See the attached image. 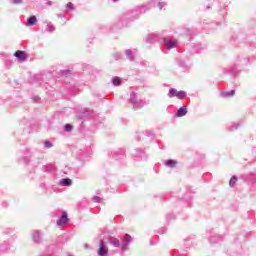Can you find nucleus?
I'll return each instance as SVG.
<instances>
[{"instance_id": "nucleus-1", "label": "nucleus", "mask_w": 256, "mask_h": 256, "mask_svg": "<svg viewBox=\"0 0 256 256\" xmlns=\"http://www.w3.org/2000/svg\"><path fill=\"white\" fill-rule=\"evenodd\" d=\"M77 121L80 123L78 128L80 133H95L105 118L95 117V113L88 108H78Z\"/></svg>"}, {"instance_id": "nucleus-2", "label": "nucleus", "mask_w": 256, "mask_h": 256, "mask_svg": "<svg viewBox=\"0 0 256 256\" xmlns=\"http://www.w3.org/2000/svg\"><path fill=\"white\" fill-rule=\"evenodd\" d=\"M229 11V2L218 1L216 21L203 20L202 27L205 31H215L217 27L227 23V13Z\"/></svg>"}, {"instance_id": "nucleus-3", "label": "nucleus", "mask_w": 256, "mask_h": 256, "mask_svg": "<svg viewBox=\"0 0 256 256\" xmlns=\"http://www.w3.org/2000/svg\"><path fill=\"white\" fill-rule=\"evenodd\" d=\"M149 12V8L147 6L137 5L132 9L124 12L118 22V27H127L133 21H137L140 19L141 15H145V13Z\"/></svg>"}, {"instance_id": "nucleus-4", "label": "nucleus", "mask_w": 256, "mask_h": 256, "mask_svg": "<svg viewBox=\"0 0 256 256\" xmlns=\"http://www.w3.org/2000/svg\"><path fill=\"white\" fill-rule=\"evenodd\" d=\"M22 154L24 155L22 157L24 165L32 167V169H37L43 163V159H45L43 152L37 148H25Z\"/></svg>"}, {"instance_id": "nucleus-5", "label": "nucleus", "mask_w": 256, "mask_h": 256, "mask_svg": "<svg viewBox=\"0 0 256 256\" xmlns=\"http://www.w3.org/2000/svg\"><path fill=\"white\" fill-rule=\"evenodd\" d=\"M251 61L249 60V56L247 55H238L234 60V63L225 69L228 75H232V77H237L247 65H249Z\"/></svg>"}, {"instance_id": "nucleus-6", "label": "nucleus", "mask_w": 256, "mask_h": 256, "mask_svg": "<svg viewBox=\"0 0 256 256\" xmlns=\"http://www.w3.org/2000/svg\"><path fill=\"white\" fill-rule=\"evenodd\" d=\"M53 77V74H36L29 78V83H32L33 85H38L40 87H43L48 91V93H53V86H51V83H55V80L51 79ZM49 79L50 82H49Z\"/></svg>"}, {"instance_id": "nucleus-7", "label": "nucleus", "mask_w": 256, "mask_h": 256, "mask_svg": "<svg viewBox=\"0 0 256 256\" xmlns=\"http://www.w3.org/2000/svg\"><path fill=\"white\" fill-rule=\"evenodd\" d=\"M96 70L93 66L89 64H82V72L80 74V80L85 83H89V81H93L95 79Z\"/></svg>"}, {"instance_id": "nucleus-8", "label": "nucleus", "mask_w": 256, "mask_h": 256, "mask_svg": "<svg viewBox=\"0 0 256 256\" xmlns=\"http://www.w3.org/2000/svg\"><path fill=\"white\" fill-rule=\"evenodd\" d=\"M226 253L229 256L245 255V250L243 249V245L239 242V238L234 239V242L228 246Z\"/></svg>"}, {"instance_id": "nucleus-9", "label": "nucleus", "mask_w": 256, "mask_h": 256, "mask_svg": "<svg viewBox=\"0 0 256 256\" xmlns=\"http://www.w3.org/2000/svg\"><path fill=\"white\" fill-rule=\"evenodd\" d=\"M129 103L132 105L134 111H138L139 109H143L145 105H147V102L143 99H139L137 97L136 92H131L130 98H129Z\"/></svg>"}, {"instance_id": "nucleus-10", "label": "nucleus", "mask_w": 256, "mask_h": 256, "mask_svg": "<svg viewBox=\"0 0 256 256\" xmlns=\"http://www.w3.org/2000/svg\"><path fill=\"white\" fill-rule=\"evenodd\" d=\"M22 123H24L23 134L22 137L18 138V141H22V143H25L27 141V135L33 133L35 129V124L31 123L29 120H23Z\"/></svg>"}, {"instance_id": "nucleus-11", "label": "nucleus", "mask_w": 256, "mask_h": 256, "mask_svg": "<svg viewBox=\"0 0 256 256\" xmlns=\"http://www.w3.org/2000/svg\"><path fill=\"white\" fill-rule=\"evenodd\" d=\"M63 89L66 91L64 95H69L70 97H75L79 95V88L75 85V82H65Z\"/></svg>"}, {"instance_id": "nucleus-12", "label": "nucleus", "mask_w": 256, "mask_h": 256, "mask_svg": "<svg viewBox=\"0 0 256 256\" xmlns=\"http://www.w3.org/2000/svg\"><path fill=\"white\" fill-rule=\"evenodd\" d=\"M138 141H146L151 143L155 140V132L153 130H146L137 134Z\"/></svg>"}, {"instance_id": "nucleus-13", "label": "nucleus", "mask_w": 256, "mask_h": 256, "mask_svg": "<svg viewBox=\"0 0 256 256\" xmlns=\"http://www.w3.org/2000/svg\"><path fill=\"white\" fill-rule=\"evenodd\" d=\"M31 241L34 243V245H43L45 243V239L43 231L41 230H32L31 233Z\"/></svg>"}, {"instance_id": "nucleus-14", "label": "nucleus", "mask_w": 256, "mask_h": 256, "mask_svg": "<svg viewBox=\"0 0 256 256\" xmlns=\"http://www.w3.org/2000/svg\"><path fill=\"white\" fill-rule=\"evenodd\" d=\"M205 49L202 43H188L186 44V51L190 53V55H195L197 53H201Z\"/></svg>"}, {"instance_id": "nucleus-15", "label": "nucleus", "mask_w": 256, "mask_h": 256, "mask_svg": "<svg viewBox=\"0 0 256 256\" xmlns=\"http://www.w3.org/2000/svg\"><path fill=\"white\" fill-rule=\"evenodd\" d=\"M189 58L187 56H185L184 54H179L176 57V63L178 65V67H180V69H182V71H188L190 69L189 66Z\"/></svg>"}, {"instance_id": "nucleus-16", "label": "nucleus", "mask_w": 256, "mask_h": 256, "mask_svg": "<svg viewBox=\"0 0 256 256\" xmlns=\"http://www.w3.org/2000/svg\"><path fill=\"white\" fill-rule=\"evenodd\" d=\"M165 42V36L159 33H151L146 37V43H159V45H163Z\"/></svg>"}, {"instance_id": "nucleus-17", "label": "nucleus", "mask_w": 256, "mask_h": 256, "mask_svg": "<svg viewBox=\"0 0 256 256\" xmlns=\"http://www.w3.org/2000/svg\"><path fill=\"white\" fill-rule=\"evenodd\" d=\"M222 1H223V3H229V1H227V0H222ZM215 3L217 5V7H216V11H217V8L219 7V0H205L202 3L201 11H211L213 9V7L215 6Z\"/></svg>"}, {"instance_id": "nucleus-18", "label": "nucleus", "mask_w": 256, "mask_h": 256, "mask_svg": "<svg viewBox=\"0 0 256 256\" xmlns=\"http://www.w3.org/2000/svg\"><path fill=\"white\" fill-rule=\"evenodd\" d=\"M168 97L170 99H173V97H177V99H179L180 101H183V99L187 97V91H184V90L177 91V89L175 88H170L168 91Z\"/></svg>"}, {"instance_id": "nucleus-19", "label": "nucleus", "mask_w": 256, "mask_h": 256, "mask_svg": "<svg viewBox=\"0 0 256 256\" xmlns=\"http://www.w3.org/2000/svg\"><path fill=\"white\" fill-rule=\"evenodd\" d=\"M239 179L248 183V185H256V172H249L239 176Z\"/></svg>"}, {"instance_id": "nucleus-20", "label": "nucleus", "mask_w": 256, "mask_h": 256, "mask_svg": "<svg viewBox=\"0 0 256 256\" xmlns=\"http://www.w3.org/2000/svg\"><path fill=\"white\" fill-rule=\"evenodd\" d=\"M54 215H61L56 222L58 227H65V225H69V215L67 212H55Z\"/></svg>"}, {"instance_id": "nucleus-21", "label": "nucleus", "mask_w": 256, "mask_h": 256, "mask_svg": "<svg viewBox=\"0 0 256 256\" xmlns=\"http://www.w3.org/2000/svg\"><path fill=\"white\" fill-rule=\"evenodd\" d=\"M108 156L111 159H114L115 161H123V159H125V157H126L125 149L120 148L118 150H114V151L108 153Z\"/></svg>"}, {"instance_id": "nucleus-22", "label": "nucleus", "mask_w": 256, "mask_h": 256, "mask_svg": "<svg viewBox=\"0 0 256 256\" xmlns=\"http://www.w3.org/2000/svg\"><path fill=\"white\" fill-rule=\"evenodd\" d=\"M135 159H138V161H147L149 159V155L145 153V150L142 148H135L133 153Z\"/></svg>"}, {"instance_id": "nucleus-23", "label": "nucleus", "mask_w": 256, "mask_h": 256, "mask_svg": "<svg viewBox=\"0 0 256 256\" xmlns=\"http://www.w3.org/2000/svg\"><path fill=\"white\" fill-rule=\"evenodd\" d=\"M97 255L98 256H108L109 255V248L107 247V244L103 240H100V242H99Z\"/></svg>"}, {"instance_id": "nucleus-24", "label": "nucleus", "mask_w": 256, "mask_h": 256, "mask_svg": "<svg viewBox=\"0 0 256 256\" xmlns=\"http://www.w3.org/2000/svg\"><path fill=\"white\" fill-rule=\"evenodd\" d=\"M123 243L121 244L122 251H127L129 249V245H131V241H133V237L130 234H124L122 237Z\"/></svg>"}, {"instance_id": "nucleus-25", "label": "nucleus", "mask_w": 256, "mask_h": 256, "mask_svg": "<svg viewBox=\"0 0 256 256\" xmlns=\"http://www.w3.org/2000/svg\"><path fill=\"white\" fill-rule=\"evenodd\" d=\"M90 157L91 153L89 152V150H80L77 154V160L81 161L82 163L89 161Z\"/></svg>"}, {"instance_id": "nucleus-26", "label": "nucleus", "mask_w": 256, "mask_h": 256, "mask_svg": "<svg viewBox=\"0 0 256 256\" xmlns=\"http://www.w3.org/2000/svg\"><path fill=\"white\" fill-rule=\"evenodd\" d=\"M14 57L19 61V63H25L27 59H29V54L23 50H17L14 53Z\"/></svg>"}, {"instance_id": "nucleus-27", "label": "nucleus", "mask_w": 256, "mask_h": 256, "mask_svg": "<svg viewBox=\"0 0 256 256\" xmlns=\"http://www.w3.org/2000/svg\"><path fill=\"white\" fill-rule=\"evenodd\" d=\"M69 241H71V236H69V234H62L58 236L55 240V242L59 245L60 248L63 247L65 243H69Z\"/></svg>"}, {"instance_id": "nucleus-28", "label": "nucleus", "mask_w": 256, "mask_h": 256, "mask_svg": "<svg viewBox=\"0 0 256 256\" xmlns=\"http://www.w3.org/2000/svg\"><path fill=\"white\" fill-rule=\"evenodd\" d=\"M164 42H162V45H164V49H175L177 47V41L168 39L167 37L164 36Z\"/></svg>"}, {"instance_id": "nucleus-29", "label": "nucleus", "mask_w": 256, "mask_h": 256, "mask_svg": "<svg viewBox=\"0 0 256 256\" xmlns=\"http://www.w3.org/2000/svg\"><path fill=\"white\" fill-rule=\"evenodd\" d=\"M61 248L59 245L55 242L47 246L46 248V255H55L57 251H59Z\"/></svg>"}, {"instance_id": "nucleus-30", "label": "nucleus", "mask_w": 256, "mask_h": 256, "mask_svg": "<svg viewBox=\"0 0 256 256\" xmlns=\"http://www.w3.org/2000/svg\"><path fill=\"white\" fill-rule=\"evenodd\" d=\"M180 201H182V203L187 204V207H192V201H193V196H191V194L189 192H187L184 196L181 197Z\"/></svg>"}, {"instance_id": "nucleus-31", "label": "nucleus", "mask_w": 256, "mask_h": 256, "mask_svg": "<svg viewBox=\"0 0 256 256\" xmlns=\"http://www.w3.org/2000/svg\"><path fill=\"white\" fill-rule=\"evenodd\" d=\"M187 113H189V110L187 109V106L183 105L175 112L174 117H185Z\"/></svg>"}, {"instance_id": "nucleus-32", "label": "nucleus", "mask_w": 256, "mask_h": 256, "mask_svg": "<svg viewBox=\"0 0 256 256\" xmlns=\"http://www.w3.org/2000/svg\"><path fill=\"white\" fill-rule=\"evenodd\" d=\"M240 127H243V122L242 121L232 122L231 124L227 125V129L231 133H233V131H237V129H239Z\"/></svg>"}, {"instance_id": "nucleus-33", "label": "nucleus", "mask_w": 256, "mask_h": 256, "mask_svg": "<svg viewBox=\"0 0 256 256\" xmlns=\"http://www.w3.org/2000/svg\"><path fill=\"white\" fill-rule=\"evenodd\" d=\"M209 239L210 243H220L222 241L221 235L215 234L213 230H210Z\"/></svg>"}, {"instance_id": "nucleus-34", "label": "nucleus", "mask_w": 256, "mask_h": 256, "mask_svg": "<svg viewBox=\"0 0 256 256\" xmlns=\"http://www.w3.org/2000/svg\"><path fill=\"white\" fill-rule=\"evenodd\" d=\"M108 242L110 243V245H112V247H116L117 249L121 247V240H119V238L115 236H110L108 238Z\"/></svg>"}, {"instance_id": "nucleus-35", "label": "nucleus", "mask_w": 256, "mask_h": 256, "mask_svg": "<svg viewBox=\"0 0 256 256\" xmlns=\"http://www.w3.org/2000/svg\"><path fill=\"white\" fill-rule=\"evenodd\" d=\"M11 245H13V242H11L9 240H6V241L0 243V251L2 253L9 251L11 249Z\"/></svg>"}, {"instance_id": "nucleus-36", "label": "nucleus", "mask_w": 256, "mask_h": 256, "mask_svg": "<svg viewBox=\"0 0 256 256\" xmlns=\"http://www.w3.org/2000/svg\"><path fill=\"white\" fill-rule=\"evenodd\" d=\"M195 242V236H188L184 239V248L191 249L193 247V243Z\"/></svg>"}, {"instance_id": "nucleus-37", "label": "nucleus", "mask_w": 256, "mask_h": 256, "mask_svg": "<svg viewBox=\"0 0 256 256\" xmlns=\"http://www.w3.org/2000/svg\"><path fill=\"white\" fill-rule=\"evenodd\" d=\"M111 83L114 87H121V85H123V78L119 76H113L111 79Z\"/></svg>"}, {"instance_id": "nucleus-38", "label": "nucleus", "mask_w": 256, "mask_h": 256, "mask_svg": "<svg viewBox=\"0 0 256 256\" xmlns=\"http://www.w3.org/2000/svg\"><path fill=\"white\" fill-rule=\"evenodd\" d=\"M60 187H71L73 185V180L71 178H62L59 181Z\"/></svg>"}, {"instance_id": "nucleus-39", "label": "nucleus", "mask_w": 256, "mask_h": 256, "mask_svg": "<svg viewBox=\"0 0 256 256\" xmlns=\"http://www.w3.org/2000/svg\"><path fill=\"white\" fill-rule=\"evenodd\" d=\"M27 27H33V25H37V16L31 15L27 18L26 22Z\"/></svg>"}, {"instance_id": "nucleus-40", "label": "nucleus", "mask_w": 256, "mask_h": 256, "mask_svg": "<svg viewBox=\"0 0 256 256\" xmlns=\"http://www.w3.org/2000/svg\"><path fill=\"white\" fill-rule=\"evenodd\" d=\"M220 96L223 97L224 99H229L230 97H235V90L222 91L220 93Z\"/></svg>"}, {"instance_id": "nucleus-41", "label": "nucleus", "mask_w": 256, "mask_h": 256, "mask_svg": "<svg viewBox=\"0 0 256 256\" xmlns=\"http://www.w3.org/2000/svg\"><path fill=\"white\" fill-rule=\"evenodd\" d=\"M164 165L166 167H169L170 169H173L174 167H177V160L175 159H168L164 162Z\"/></svg>"}, {"instance_id": "nucleus-42", "label": "nucleus", "mask_w": 256, "mask_h": 256, "mask_svg": "<svg viewBox=\"0 0 256 256\" xmlns=\"http://www.w3.org/2000/svg\"><path fill=\"white\" fill-rule=\"evenodd\" d=\"M57 191V185H48L46 188V195H53Z\"/></svg>"}, {"instance_id": "nucleus-43", "label": "nucleus", "mask_w": 256, "mask_h": 256, "mask_svg": "<svg viewBox=\"0 0 256 256\" xmlns=\"http://www.w3.org/2000/svg\"><path fill=\"white\" fill-rule=\"evenodd\" d=\"M125 55L129 61H135V53H133V50L127 49L125 50Z\"/></svg>"}, {"instance_id": "nucleus-44", "label": "nucleus", "mask_w": 256, "mask_h": 256, "mask_svg": "<svg viewBox=\"0 0 256 256\" xmlns=\"http://www.w3.org/2000/svg\"><path fill=\"white\" fill-rule=\"evenodd\" d=\"M237 181H239V177H237V175H233L230 178L229 187H231L233 189V187H235V185H237Z\"/></svg>"}, {"instance_id": "nucleus-45", "label": "nucleus", "mask_w": 256, "mask_h": 256, "mask_svg": "<svg viewBox=\"0 0 256 256\" xmlns=\"http://www.w3.org/2000/svg\"><path fill=\"white\" fill-rule=\"evenodd\" d=\"M21 105H23V98L21 97L16 98V100L11 103V107H20Z\"/></svg>"}, {"instance_id": "nucleus-46", "label": "nucleus", "mask_w": 256, "mask_h": 256, "mask_svg": "<svg viewBox=\"0 0 256 256\" xmlns=\"http://www.w3.org/2000/svg\"><path fill=\"white\" fill-rule=\"evenodd\" d=\"M60 75H61V77H65L67 79V78L71 77V75H73V73L71 72V70L65 69V70L60 71Z\"/></svg>"}, {"instance_id": "nucleus-47", "label": "nucleus", "mask_w": 256, "mask_h": 256, "mask_svg": "<svg viewBox=\"0 0 256 256\" xmlns=\"http://www.w3.org/2000/svg\"><path fill=\"white\" fill-rule=\"evenodd\" d=\"M153 5H155V0H149L148 2L141 4L142 7H147L148 11L153 9Z\"/></svg>"}, {"instance_id": "nucleus-48", "label": "nucleus", "mask_w": 256, "mask_h": 256, "mask_svg": "<svg viewBox=\"0 0 256 256\" xmlns=\"http://www.w3.org/2000/svg\"><path fill=\"white\" fill-rule=\"evenodd\" d=\"M71 175H73L76 179H81V174H79V168H74L70 170Z\"/></svg>"}, {"instance_id": "nucleus-49", "label": "nucleus", "mask_w": 256, "mask_h": 256, "mask_svg": "<svg viewBox=\"0 0 256 256\" xmlns=\"http://www.w3.org/2000/svg\"><path fill=\"white\" fill-rule=\"evenodd\" d=\"M63 130L65 133H71V131H73V124H69V123L65 124L63 126Z\"/></svg>"}, {"instance_id": "nucleus-50", "label": "nucleus", "mask_w": 256, "mask_h": 256, "mask_svg": "<svg viewBox=\"0 0 256 256\" xmlns=\"http://www.w3.org/2000/svg\"><path fill=\"white\" fill-rule=\"evenodd\" d=\"M69 11H75V5L72 2L66 4V13H69Z\"/></svg>"}, {"instance_id": "nucleus-51", "label": "nucleus", "mask_w": 256, "mask_h": 256, "mask_svg": "<svg viewBox=\"0 0 256 256\" xmlns=\"http://www.w3.org/2000/svg\"><path fill=\"white\" fill-rule=\"evenodd\" d=\"M173 219H176L174 213L166 214V222H167L168 225H169V223H171V221H173Z\"/></svg>"}, {"instance_id": "nucleus-52", "label": "nucleus", "mask_w": 256, "mask_h": 256, "mask_svg": "<svg viewBox=\"0 0 256 256\" xmlns=\"http://www.w3.org/2000/svg\"><path fill=\"white\" fill-rule=\"evenodd\" d=\"M112 57L114 61H119L123 57V54H121V52H114L112 54Z\"/></svg>"}, {"instance_id": "nucleus-53", "label": "nucleus", "mask_w": 256, "mask_h": 256, "mask_svg": "<svg viewBox=\"0 0 256 256\" xmlns=\"http://www.w3.org/2000/svg\"><path fill=\"white\" fill-rule=\"evenodd\" d=\"M43 145L45 149H51L53 147V142H51L50 140H45Z\"/></svg>"}, {"instance_id": "nucleus-54", "label": "nucleus", "mask_w": 256, "mask_h": 256, "mask_svg": "<svg viewBox=\"0 0 256 256\" xmlns=\"http://www.w3.org/2000/svg\"><path fill=\"white\" fill-rule=\"evenodd\" d=\"M5 67L6 69H11V67H13V60L11 59L5 60Z\"/></svg>"}, {"instance_id": "nucleus-55", "label": "nucleus", "mask_w": 256, "mask_h": 256, "mask_svg": "<svg viewBox=\"0 0 256 256\" xmlns=\"http://www.w3.org/2000/svg\"><path fill=\"white\" fill-rule=\"evenodd\" d=\"M43 171H44L45 173H49V172L53 171V166H51V165H49V164L44 165V166H43Z\"/></svg>"}, {"instance_id": "nucleus-56", "label": "nucleus", "mask_w": 256, "mask_h": 256, "mask_svg": "<svg viewBox=\"0 0 256 256\" xmlns=\"http://www.w3.org/2000/svg\"><path fill=\"white\" fill-rule=\"evenodd\" d=\"M47 31L48 33H54L55 25H53L52 23L47 24Z\"/></svg>"}, {"instance_id": "nucleus-57", "label": "nucleus", "mask_w": 256, "mask_h": 256, "mask_svg": "<svg viewBox=\"0 0 256 256\" xmlns=\"http://www.w3.org/2000/svg\"><path fill=\"white\" fill-rule=\"evenodd\" d=\"M186 36L188 37L189 41H192L193 40V30L187 29Z\"/></svg>"}, {"instance_id": "nucleus-58", "label": "nucleus", "mask_w": 256, "mask_h": 256, "mask_svg": "<svg viewBox=\"0 0 256 256\" xmlns=\"http://www.w3.org/2000/svg\"><path fill=\"white\" fill-rule=\"evenodd\" d=\"M31 99L34 103H41V97L38 95H32Z\"/></svg>"}, {"instance_id": "nucleus-59", "label": "nucleus", "mask_w": 256, "mask_h": 256, "mask_svg": "<svg viewBox=\"0 0 256 256\" xmlns=\"http://www.w3.org/2000/svg\"><path fill=\"white\" fill-rule=\"evenodd\" d=\"M157 233H158L159 235H165V233H167V227L164 226V227L158 229V230H157Z\"/></svg>"}, {"instance_id": "nucleus-60", "label": "nucleus", "mask_w": 256, "mask_h": 256, "mask_svg": "<svg viewBox=\"0 0 256 256\" xmlns=\"http://www.w3.org/2000/svg\"><path fill=\"white\" fill-rule=\"evenodd\" d=\"M93 203H101V201H103V198L99 197V196H94L92 198Z\"/></svg>"}, {"instance_id": "nucleus-61", "label": "nucleus", "mask_w": 256, "mask_h": 256, "mask_svg": "<svg viewBox=\"0 0 256 256\" xmlns=\"http://www.w3.org/2000/svg\"><path fill=\"white\" fill-rule=\"evenodd\" d=\"M15 230L13 228H7L4 230L5 235H11Z\"/></svg>"}, {"instance_id": "nucleus-62", "label": "nucleus", "mask_w": 256, "mask_h": 256, "mask_svg": "<svg viewBox=\"0 0 256 256\" xmlns=\"http://www.w3.org/2000/svg\"><path fill=\"white\" fill-rule=\"evenodd\" d=\"M167 5V3H165V2H159L158 4H157V7H158V9H160V11L161 10H163V6H166Z\"/></svg>"}, {"instance_id": "nucleus-63", "label": "nucleus", "mask_w": 256, "mask_h": 256, "mask_svg": "<svg viewBox=\"0 0 256 256\" xmlns=\"http://www.w3.org/2000/svg\"><path fill=\"white\" fill-rule=\"evenodd\" d=\"M47 184H45V183H41L40 184V189H43L44 190V193H46L47 192Z\"/></svg>"}, {"instance_id": "nucleus-64", "label": "nucleus", "mask_w": 256, "mask_h": 256, "mask_svg": "<svg viewBox=\"0 0 256 256\" xmlns=\"http://www.w3.org/2000/svg\"><path fill=\"white\" fill-rule=\"evenodd\" d=\"M2 207H4V208L9 207V202H7V201L2 202Z\"/></svg>"}]
</instances>
